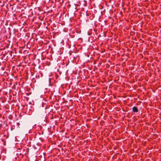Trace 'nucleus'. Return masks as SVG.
Wrapping results in <instances>:
<instances>
[{
	"label": "nucleus",
	"mask_w": 161,
	"mask_h": 161,
	"mask_svg": "<svg viewBox=\"0 0 161 161\" xmlns=\"http://www.w3.org/2000/svg\"><path fill=\"white\" fill-rule=\"evenodd\" d=\"M132 110L134 112L137 113L138 111V108L134 106L132 108Z\"/></svg>",
	"instance_id": "f257e3e1"
},
{
	"label": "nucleus",
	"mask_w": 161,
	"mask_h": 161,
	"mask_svg": "<svg viewBox=\"0 0 161 161\" xmlns=\"http://www.w3.org/2000/svg\"><path fill=\"white\" fill-rule=\"evenodd\" d=\"M86 15L87 16H89V14L88 13L86 14Z\"/></svg>",
	"instance_id": "f03ea898"
},
{
	"label": "nucleus",
	"mask_w": 161,
	"mask_h": 161,
	"mask_svg": "<svg viewBox=\"0 0 161 161\" xmlns=\"http://www.w3.org/2000/svg\"><path fill=\"white\" fill-rule=\"evenodd\" d=\"M20 155H22L21 153H20Z\"/></svg>",
	"instance_id": "7ed1b4c3"
}]
</instances>
